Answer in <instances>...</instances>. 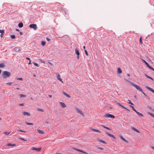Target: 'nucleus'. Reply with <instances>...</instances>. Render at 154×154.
<instances>
[{
    "mask_svg": "<svg viewBox=\"0 0 154 154\" xmlns=\"http://www.w3.org/2000/svg\"><path fill=\"white\" fill-rule=\"evenodd\" d=\"M104 117L106 118H114L115 117L114 116L109 113L105 114L104 115Z\"/></svg>",
    "mask_w": 154,
    "mask_h": 154,
    "instance_id": "4",
    "label": "nucleus"
},
{
    "mask_svg": "<svg viewBox=\"0 0 154 154\" xmlns=\"http://www.w3.org/2000/svg\"><path fill=\"white\" fill-rule=\"evenodd\" d=\"M125 80L127 82H129V81H128L126 79H125Z\"/></svg>",
    "mask_w": 154,
    "mask_h": 154,
    "instance_id": "63",
    "label": "nucleus"
},
{
    "mask_svg": "<svg viewBox=\"0 0 154 154\" xmlns=\"http://www.w3.org/2000/svg\"><path fill=\"white\" fill-rule=\"evenodd\" d=\"M23 26V24L22 22L18 24V26L20 28L22 27Z\"/></svg>",
    "mask_w": 154,
    "mask_h": 154,
    "instance_id": "23",
    "label": "nucleus"
},
{
    "mask_svg": "<svg viewBox=\"0 0 154 154\" xmlns=\"http://www.w3.org/2000/svg\"><path fill=\"white\" fill-rule=\"evenodd\" d=\"M127 76L129 77H130V74H129L128 73V74H127Z\"/></svg>",
    "mask_w": 154,
    "mask_h": 154,
    "instance_id": "54",
    "label": "nucleus"
},
{
    "mask_svg": "<svg viewBox=\"0 0 154 154\" xmlns=\"http://www.w3.org/2000/svg\"><path fill=\"white\" fill-rule=\"evenodd\" d=\"M126 109L127 110H128V111H130V110L128 109L127 108H126V109Z\"/></svg>",
    "mask_w": 154,
    "mask_h": 154,
    "instance_id": "64",
    "label": "nucleus"
},
{
    "mask_svg": "<svg viewBox=\"0 0 154 154\" xmlns=\"http://www.w3.org/2000/svg\"><path fill=\"white\" fill-rule=\"evenodd\" d=\"M117 72L120 74L122 72V70L120 68H118Z\"/></svg>",
    "mask_w": 154,
    "mask_h": 154,
    "instance_id": "25",
    "label": "nucleus"
},
{
    "mask_svg": "<svg viewBox=\"0 0 154 154\" xmlns=\"http://www.w3.org/2000/svg\"><path fill=\"white\" fill-rule=\"evenodd\" d=\"M26 58L27 59V60H30V58H29L28 57H26Z\"/></svg>",
    "mask_w": 154,
    "mask_h": 154,
    "instance_id": "49",
    "label": "nucleus"
},
{
    "mask_svg": "<svg viewBox=\"0 0 154 154\" xmlns=\"http://www.w3.org/2000/svg\"><path fill=\"white\" fill-rule=\"evenodd\" d=\"M127 102L132 105H134V104L131 102L130 100H128Z\"/></svg>",
    "mask_w": 154,
    "mask_h": 154,
    "instance_id": "33",
    "label": "nucleus"
},
{
    "mask_svg": "<svg viewBox=\"0 0 154 154\" xmlns=\"http://www.w3.org/2000/svg\"><path fill=\"white\" fill-rule=\"evenodd\" d=\"M85 53L86 54V55H87V56H88V53L87 51L86 50H85Z\"/></svg>",
    "mask_w": 154,
    "mask_h": 154,
    "instance_id": "43",
    "label": "nucleus"
},
{
    "mask_svg": "<svg viewBox=\"0 0 154 154\" xmlns=\"http://www.w3.org/2000/svg\"><path fill=\"white\" fill-rule=\"evenodd\" d=\"M142 60L143 62H144L146 65L148 67L149 65V64L144 60L143 59H142Z\"/></svg>",
    "mask_w": 154,
    "mask_h": 154,
    "instance_id": "16",
    "label": "nucleus"
},
{
    "mask_svg": "<svg viewBox=\"0 0 154 154\" xmlns=\"http://www.w3.org/2000/svg\"><path fill=\"white\" fill-rule=\"evenodd\" d=\"M132 108V109H133V110H134V111L137 113V114L141 116H142V117H143V114H141L139 112H137L135 109L134 108V106H132L131 105H130V106Z\"/></svg>",
    "mask_w": 154,
    "mask_h": 154,
    "instance_id": "3",
    "label": "nucleus"
},
{
    "mask_svg": "<svg viewBox=\"0 0 154 154\" xmlns=\"http://www.w3.org/2000/svg\"><path fill=\"white\" fill-rule=\"evenodd\" d=\"M98 141L100 142H101L103 143H104V144H106V142L105 141H103L102 140H98Z\"/></svg>",
    "mask_w": 154,
    "mask_h": 154,
    "instance_id": "29",
    "label": "nucleus"
},
{
    "mask_svg": "<svg viewBox=\"0 0 154 154\" xmlns=\"http://www.w3.org/2000/svg\"><path fill=\"white\" fill-rule=\"evenodd\" d=\"M149 114L150 116L154 118V115L153 114L150 112H149Z\"/></svg>",
    "mask_w": 154,
    "mask_h": 154,
    "instance_id": "38",
    "label": "nucleus"
},
{
    "mask_svg": "<svg viewBox=\"0 0 154 154\" xmlns=\"http://www.w3.org/2000/svg\"><path fill=\"white\" fill-rule=\"evenodd\" d=\"M19 139L25 141H27L26 140L23 138H19Z\"/></svg>",
    "mask_w": 154,
    "mask_h": 154,
    "instance_id": "42",
    "label": "nucleus"
},
{
    "mask_svg": "<svg viewBox=\"0 0 154 154\" xmlns=\"http://www.w3.org/2000/svg\"><path fill=\"white\" fill-rule=\"evenodd\" d=\"M3 78H6L10 77L11 75L10 73L7 71H4L2 74Z\"/></svg>",
    "mask_w": 154,
    "mask_h": 154,
    "instance_id": "1",
    "label": "nucleus"
},
{
    "mask_svg": "<svg viewBox=\"0 0 154 154\" xmlns=\"http://www.w3.org/2000/svg\"><path fill=\"white\" fill-rule=\"evenodd\" d=\"M79 55H77V58L79 59Z\"/></svg>",
    "mask_w": 154,
    "mask_h": 154,
    "instance_id": "55",
    "label": "nucleus"
},
{
    "mask_svg": "<svg viewBox=\"0 0 154 154\" xmlns=\"http://www.w3.org/2000/svg\"><path fill=\"white\" fill-rule=\"evenodd\" d=\"M140 44H143V42H142V37H141L140 38Z\"/></svg>",
    "mask_w": 154,
    "mask_h": 154,
    "instance_id": "41",
    "label": "nucleus"
},
{
    "mask_svg": "<svg viewBox=\"0 0 154 154\" xmlns=\"http://www.w3.org/2000/svg\"><path fill=\"white\" fill-rule=\"evenodd\" d=\"M101 126H102L104 128H106H106H107L106 127V126H104V125H101Z\"/></svg>",
    "mask_w": 154,
    "mask_h": 154,
    "instance_id": "50",
    "label": "nucleus"
},
{
    "mask_svg": "<svg viewBox=\"0 0 154 154\" xmlns=\"http://www.w3.org/2000/svg\"><path fill=\"white\" fill-rule=\"evenodd\" d=\"M37 111H40L41 112H43L44 111L43 109H40V108H38L37 109Z\"/></svg>",
    "mask_w": 154,
    "mask_h": 154,
    "instance_id": "37",
    "label": "nucleus"
},
{
    "mask_svg": "<svg viewBox=\"0 0 154 154\" xmlns=\"http://www.w3.org/2000/svg\"><path fill=\"white\" fill-rule=\"evenodd\" d=\"M73 149H74L75 150H76V151H79V152H83V153H85V154H88V153L86 152H85V151H83V150H80V149H77V148H73Z\"/></svg>",
    "mask_w": 154,
    "mask_h": 154,
    "instance_id": "7",
    "label": "nucleus"
},
{
    "mask_svg": "<svg viewBox=\"0 0 154 154\" xmlns=\"http://www.w3.org/2000/svg\"><path fill=\"white\" fill-rule=\"evenodd\" d=\"M17 131H20V132H26V131H23V130H21V129H17Z\"/></svg>",
    "mask_w": 154,
    "mask_h": 154,
    "instance_id": "40",
    "label": "nucleus"
},
{
    "mask_svg": "<svg viewBox=\"0 0 154 154\" xmlns=\"http://www.w3.org/2000/svg\"><path fill=\"white\" fill-rule=\"evenodd\" d=\"M19 105L20 106H24V104L23 103H20V104H19Z\"/></svg>",
    "mask_w": 154,
    "mask_h": 154,
    "instance_id": "48",
    "label": "nucleus"
},
{
    "mask_svg": "<svg viewBox=\"0 0 154 154\" xmlns=\"http://www.w3.org/2000/svg\"><path fill=\"white\" fill-rule=\"evenodd\" d=\"M26 124L27 125H32L33 124V123H29V122H26Z\"/></svg>",
    "mask_w": 154,
    "mask_h": 154,
    "instance_id": "39",
    "label": "nucleus"
},
{
    "mask_svg": "<svg viewBox=\"0 0 154 154\" xmlns=\"http://www.w3.org/2000/svg\"><path fill=\"white\" fill-rule=\"evenodd\" d=\"M60 104L63 108H65L66 106V105L63 102H60Z\"/></svg>",
    "mask_w": 154,
    "mask_h": 154,
    "instance_id": "15",
    "label": "nucleus"
},
{
    "mask_svg": "<svg viewBox=\"0 0 154 154\" xmlns=\"http://www.w3.org/2000/svg\"><path fill=\"white\" fill-rule=\"evenodd\" d=\"M145 75L147 78L150 79L152 80H153V79L152 78V77H150V76L146 74H145Z\"/></svg>",
    "mask_w": 154,
    "mask_h": 154,
    "instance_id": "24",
    "label": "nucleus"
},
{
    "mask_svg": "<svg viewBox=\"0 0 154 154\" xmlns=\"http://www.w3.org/2000/svg\"><path fill=\"white\" fill-rule=\"evenodd\" d=\"M7 146H16L15 144H11L10 143H9L7 145Z\"/></svg>",
    "mask_w": 154,
    "mask_h": 154,
    "instance_id": "20",
    "label": "nucleus"
},
{
    "mask_svg": "<svg viewBox=\"0 0 154 154\" xmlns=\"http://www.w3.org/2000/svg\"><path fill=\"white\" fill-rule=\"evenodd\" d=\"M132 129L133 130H134V131H135L137 132H138V133L140 132V131L139 130H138L137 129L135 128L134 127H132Z\"/></svg>",
    "mask_w": 154,
    "mask_h": 154,
    "instance_id": "22",
    "label": "nucleus"
},
{
    "mask_svg": "<svg viewBox=\"0 0 154 154\" xmlns=\"http://www.w3.org/2000/svg\"><path fill=\"white\" fill-rule=\"evenodd\" d=\"M146 88H147V89H148L150 91H152V92L154 93V90L152 88H150L149 87L147 86H146Z\"/></svg>",
    "mask_w": 154,
    "mask_h": 154,
    "instance_id": "14",
    "label": "nucleus"
},
{
    "mask_svg": "<svg viewBox=\"0 0 154 154\" xmlns=\"http://www.w3.org/2000/svg\"><path fill=\"white\" fill-rule=\"evenodd\" d=\"M46 42L45 41H42L41 42V44L43 46H44L45 45Z\"/></svg>",
    "mask_w": 154,
    "mask_h": 154,
    "instance_id": "27",
    "label": "nucleus"
},
{
    "mask_svg": "<svg viewBox=\"0 0 154 154\" xmlns=\"http://www.w3.org/2000/svg\"><path fill=\"white\" fill-rule=\"evenodd\" d=\"M142 93H143L144 95L146 96V95L144 93L143 91V92H142Z\"/></svg>",
    "mask_w": 154,
    "mask_h": 154,
    "instance_id": "57",
    "label": "nucleus"
},
{
    "mask_svg": "<svg viewBox=\"0 0 154 154\" xmlns=\"http://www.w3.org/2000/svg\"><path fill=\"white\" fill-rule=\"evenodd\" d=\"M119 137L124 141L126 142L127 143H128V141L126 140L122 135H120Z\"/></svg>",
    "mask_w": 154,
    "mask_h": 154,
    "instance_id": "13",
    "label": "nucleus"
},
{
    "mask_svg": "<svg viewBox=\"0 0 154 154\" xmlns=\"http://www.w3.org/2000/svg\"><path fill=\"white\" fill-rule=\"evenodd\" d=\"M106 134H107L108 135L109 137H112L114 139H115V137H114V136H113V135L109 133L108 132H106Z\"/></svg>",
    "mask_w": 154,
    "mask_h": 154,
    "instance_id": "12",
    "label": "nucleus"
},
{
    "mask_svg": "<svg viewBox=\"0 0 154 154\" xmlns=\"http://www.w3.org/2000/svg\"><path fill=\"white\" fill-rule=\"evenodd\" d=\"M20 97L21 98L25 97H26V95L24 94H20Z\"/></svg>",
    "mask_w": 154,
    "mask_h": 154,
    "instance_id": "30",
    "label": "nucleus"
},
{
    "mask_svg": "<svg viewBox=\"0 0 154 154\" xmlns=\"http://www.w3.org/2000/svg\"><path fill=\"white\" fill-rule=\"evenodd\" d=\"M5 67V65L3 63L0 64V68H3Z\"/></svg>",
    "mask_w": 154,
    "mask_h": 154,
    "instance_id": "26",
    "label": "nucleus"
},
{
    "mask_svg": "<svg viewBox=\"0 0 154 154\" xmlns=\"http://www.w3.org/2000/svg\"><path fill=\"white\" fill-rule=\"evenodd\" d=\"M149 69L154 71V69L150 66L148 67Z\"/></svg>",
    "mask_w": 154,
    "mask_h": 154,
    "instance_id": "35",
    "label": "nucleus"
},
{
    "mask_svg": "<svg viewBox=\"0 0 154 154\" xmlns=\"http://www.w3.org/2000/svg\"><path fill=\"white\" fill-rule=\"evenodd\" d=\"M31 61H30V60H29V63L28 64H31Z\"/></svg>",
    "mask_w": 154,
    "mask_h": 154,
    "instance_id": "58",
    "label": "nucleus"
},
{
    "mask_svg": "<svg viewBox=\"0 0 154 154\" xmlns=\"http://www.w3.org/2000/svg\"><path fill=\"white\" fill-rule=\"evenodd\" d=\"M63 94L65 95V96H66V97H69V98H70V96L68 94H67V93H66V92H63Z\"/></svg>",
    "mask_w": 154,
    "mask_h": 154,
    "instance_id": "19",
    "label": "nucleus"
},
{
    "mask_svg": "<svg viewBox=\"0 0 154 154\" xmlns=\"http://www.w3.org/2000/svg\"><path fill=\"white\" fill-rule=\"evenodd\" d=\"M10 132H7L5 131V132H4V133L5 134L8 135L10 133Z\"/></svg>",
    "mask_w": 154,
    "mask_h": 154,
    "instance_id": "31",
    "label": "nucleus"
},
{
    "mask_svg": "<svg viewBox=\"0 0 154 154\" xmlns=\"http://www.w3.org/2000/svg\"><path fill=\"white\" fill-rule=\"evenodd\" d=\"M48 63L51 64V66L53 65L50 62H49Z\"/></svg>",
    "mask_w": 154,
    "mask_h": 154,
    "instance_id": "56",
    "label": "nucleus"
},
{
    "mask_svg": "<svg viewBox=\"0 0 154 154\" xmlns=\"http://www.w3.org/2000/svg\"><path fill=\"white\" fill-rule=\"evenodd\" d=\"M16 31H19V30L18 29H16Z\"/></svg>",
    "mask_w": 154,
    "mask_h": 154,
    "instance_id": "60",
    "label": "nucleus"
},
{
    "mask_svg": "<svg viewBox=\"0 0 154 154\" xmlns=\"http://www.w3.org/2000/svg\"><path fill=\"white\" fill-rule=\"evenodd\" d=\"M37 131L39 133L42 134H44V132L42 130H41L39 129H37Z\"/></svg>",
    "mask_w": 154,
    "mask_h": 154,
    "instance_id": "21",
    "label": "nucleus"
},
{
    "mask_svg": "<svg viewBox=\"0 0 154 154\" xmlns=\"http://www.w3.org/2000/svg\"><path fill=\"white\" fill-rule=\"evenodd\" d=\"M29 27L33 28L34 30H36L37 29V27L36 24H32L29 26Z\"/></svg>",
    "mask_w": 154,
    "mask_h": 154,
    "instance_id": "5",
    "label": "nucleus"
},
{
    "mask_svg": "<svg viewBox=\"0 0 154 154\" xmlns=\"http://www.w3.org/2000/svg\"><path fill=\"white\" fill-rule=\"evenodd\" d=\"M83 48L84 49H85V46H83Z\"/></svg>",
    "mask_w": 154,
    "mask_h": 154,
    "instance_id": "61",
    "label": "nucleus"
},
{
    "mask_svg": "<svg viewBox=\"0 0 154 154\" xmlns=\"http://www.w3.org/2000/svg\"><path fill=\"white\" fill-rule=\"evenodd\" d=\"M97 148H98V149H101V150H103V148H102L98 147Z\"/></svg>",
    "mask_w": 154,
    "mask_h": 154,
    "instance_id": "51",
    "label": "nucleus"
},
{
    "mask_svg": "<svg viewBox=\"0 0 154 154\" xmlns=\"http://www.w3.org/2000/svg\"><path fill=\"white\" fill-rule=\"evenodd\" d=\"M118 104L120 106H121V107H122V108H124V109H126V108H125V107L123 105H121V104H120V103H118Z\"/></svg>",
    "mask_w": 154,
    "mask_h": 154,
    "instance_id": "28",
    "label": "nucleus"
},
{
    "mask_svg": "<svg viewBox=\"0 0 154 154\" xmlns=\"http://www.w3.org/2000/svg\"><path fill=\"white\" fill-rule=\"evenodd\" d=\"M75 53L77 55H79L80 53L79 52V50L77 49V48L75 49Z\"/></svg>",
    "mask_w": 154,
    "mask_h": 154,
    "instance_id": "18",
    "label": "nucleus"
},
{
    "mask_svg": "<svg viewBox=\"0 0 154 154\" xmlns=\"http://www.w3.org/2000/svg\"><path fill=\"white\" fill-rule=\"evenodd\" d=\"M4 34V33H1V34L0 36L2 38L3 37V36H4L3 35Z\"/></svg>",
    "mask_w": 154,
    "mask_h": 154,
    "instance_id": "47",
    "label": "nucleus"
},
{
    "mask_svg": "<svg viewBox=\"0 0 154 154\" xmlns=\"http://www.w3.org/2000/svg\"><path fill=\"white\" fill-rule=\"evenodd\" d=\"M20 35H22L23 34V33L21 32H20Z\"/></svg>",
    "mask_w": 154,
    "mask_h": 154,
    "instance_id": "52",
    "label": "nucleus"
},
{
    "mask_svg": "<svg viewBox=\"0 0 154 154\" xmlns=\"http://www.w3.org/2000/svg\"><path fill=\"white\" fill-rule=\"evenodd\" d=\"M148 107L151 110L152 109V108L151 107H150V106H148Z\"/></svg>",
    "mask_w": 154,
    "mask_h": 154,
    "instance_id": "53",
    "label": "nucleus"
},
{
    "mask_svg": "<svg viewBox=\"0 0 154 154\" xmlns=\"http://www.w3.org/2000/svg\"><path fill=\"white\" fill-rule=\"evenodd\" d=\"M57 78L58 80H59L60 81V82H61L63 83V82L62 81V79L60 78V74H57Z\"/></svg>",
    "mask_w": 154,
    "mask_h": 154,
    "instance_id": "10",
    "label": "nucleus"
},
{
    "mask_svg": "<svg viewBox=\"0 0 154 154\" xmlns=\"http://www.w3.org/2000/svg\"><path fill=\"white\" fill-rule=\"evenodd\" d=\"M49 97H52V95H49Z\"/></svg>",
    "mask_w": 154,
    "mask_h": 154,
    "instance_id": "62",
    "label": "nucleus"
},
{
    "mask_svg": "<svg viewBox=\"0 0 154 154\" xmlns=\"http://www.w3.org/2000/svg\"><path fill=\"white\" fill-rule=\"evenodd\" d=\"M76 109L77 112L78 113H80V114H81L83 116H84V115L83 113L82 112L81 110H79L78 108H77V107L76 108Z\"/></svg>",
    "mask_w": 154,
    "mask_h": 154,
    "instance_id": "6",
    "label": "nucleus"
},
{
    "mask_svg": "<svg viewBox=\"0 0 154 154\" xmlns=\"http://www.w3.org/2000/svg\"><path fill=\"white\" fill-rule=\"evenodd\" d=\"M11 37L12 39H14L15 38L16 36L14 35H11Z\"/></svg>",
    "mask_w": 154,
    "mask_h": 154,
    "instance_id": "32",
    "label": "nucleus"
},
{
    "mask_svg": "<svg viewBox=\"0 0 154 154\" xmlns=\"http://www.w3.org/2000/svg\"><path fill=\"white\" fill-rule=\"evenodd\" d=\"M23 114L24 116H30V113L25 111H24L23 112Z\"/></svg>",
    "mask_w": 154,
    "mask_h": 154,
    "instance_id": "8",
    "label": "nucleus"
},
{
    "mask_svg": "<svg viewBox=\"0 0 154 154\" xmlns=\"http://www.w3.org/2000/svg\"><path fill=\"white\" fill-rule=\"evenodd\" d=\"M17 79L18 80H22L23 79V78H17Z\"/></svg>",
    "mask_w": 154,
    "mask_h": 154,
    "instance_id": "44",
    "label": "nucleus"
},
{
    "mask_svg": "<svg viewBox=\"0 0 154 154\" xmlns=\"http://www.w3.org/2000/svg\"><path fill=\"white\" fill-rule=\"evenodd\" d=\"M46 39L48 41H51L50 39L47 37L46 38Z\"/></svg>",
    "mask_w": 154,
    "mask_h": 154,
    "instance_id": "46",
    "label": "nucleus"
},
{
    "mask_svg": "<svg viewBox=\"0 0 154 154\" xmlns=\"http://www.w3.org/2000/svg\"><path fill=\"white\" fill-rule=\"evenodd\" d=\"M33 63L34 64V65L35 66H37V67H38L39 66V65H38V63H35V62H33Z\"/></svg>",
    "mask_w": 154,
    "mask_h": 154,
    "instance_id": "36",
    "label": "nucleus"
},
{
    "mask_svg": "<svg viewBox=\"0 0 154 154\" xmlns=\"http://www.w3.org/2000/svg\"><path fill=\"white\" fill-rule=\"evenodd\" d=\"M0 33H4L5 31L3 29H0Z\"/></svg>",
    "mask_w": 154,
    "mask_h": 154,
    "instance_id": "34",
    "label": "nucleus"
},
{
    "mask_svg": "<svg viewBox=\"0 0 154 154\" xmlns=\"http://www.w3.org/2000/svg\"><path fill=\"white\" fill-rule=\"evenodd\" d=\"M130 84L136 88L139 91L143 92V90L142 89L140 88L139 86L137 85L134 83L132 82H130Z\"/></svg>",
    "mask_w": 154,
    "mask_h": 154,
    "instance_id": "2",
    "label": "nucleus"
},
{
    "mask_svg": "<svg viewBox=\"0 0 154 154\" xmlns=\"http://www.w3.org/2000/svg\"><path fill=\"white\" fill-rule=\"evenodd\" d=\"M12 82H7V84L9 85H11L12 84Z\"/></svg>",
    "mask_w": 154,
    "mask_h": 154,
    "instance_id": "45",
    "label": "nucleus"
},
{
    "mask_svg": "<svg viewBox=\"0 0 154 154\" xmlns=\"http://www.w3.org/2000/svg\"><path fill=\"white\" fill-rule=\"evenodd\" d=\"M91 130H92L93 131H94L97 132H98L99 133L101 132V131L98 130H97V129L92 128H91Z\"/></svg>",
    "mask_w": 154,
    "mask_h": 154,
    "instance_id": "17",
    "label": "nucleus"
},
{
    "mask_svg": "<svg viewBox=\"0 0 154 154\" xmlns=\"http://www.w3.org/2000/svg\"><path fill=\"white\" fill-rule=\"evenodd\" d=\"M41 148H35L34 147H32L31 148V149L33 150H35L37 151H40L41 150Z\"/></svg>",
    "mask_w": 154,
    "mask_h": 154,
    "instance_id": "9",
    "label": "nucleus"
},
{
    "mask_svg": "<svg viewBox=\"0 0 154 154\" xmlns=\"http://www.w3.org/2000/svg\"><path fill=\"white\" fill-rule=\"evenodd\" d=\"M106 129H109V130H110V129L108 127H107L106 128Z\"/></svg>",
    "mask_w": 154,
    "mask_h": 154,
    "instance_id": "59",
    "label": "nucleus"
},
{
    "mask_svg": "<svg viewBox=\"0 0 154 154\" xmlns=\"http://www.w3.org/2000/svg\"><path fill=\"white\" fill-rule=\"evenodd\" d=\"M14 50L16 52H18L20 51V49L19 47H16L14 48Z\"/></svg>",
    "mask_w": 154,
    "mask_h": 154,
    "instance_id": "11",
    "label": "nucleus"
}]
</instances>
